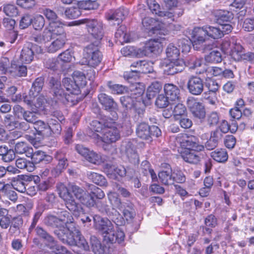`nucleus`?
Segmentation results:
<instances>
[{
	"instance_id": "nucleus-1",
	"label": "nucleus",
	"mask_w": 254,
	"mask_h": 254,
	"mask_svg": "<svg viewBox=\"0 0 254 254\" xmlns=\"http://www.w3.org/2000/svg\"><path fill=\"white\" fill-rule=\"evenodd\" d=\"M69 191H71L75 198L82 204L88 207L94 206L95 200L93 196L84 189L75 185H70L69 190L64 186L61 185L59 189L60 196L63 199L66 208L75 216H78L82 212L80 204L75 202Z\"/></svg>"
},
{
	"instance_id": "nucleus-2",
	"label": "nucleus",
	"mask_w": 254,
	"mask_h": 254,
	"mask_svg": "<svg viewBox=\"0 0 254 254\" xmlns=\"http://www.w3.org/2000/svg\"><path fill=\"white\" fill-rule=\"evenodd\" d=\"M72 79L73 80L70 78H64L63 80V86L68 93H65L64 89L61 88L60 82L58 80L53 78L50 80L51 91L53 93L56 102L59 101L65 104L70 100L69 94H77L79 87L86 85V77L81 71H74Z\"/></svg>"
},
{
	"instance_id": "nucleus-3",
	"label": "nucleus",
	"mask_w": 254,
	"mask_h": 254,
	"mask_svg": "<svg viewBox=\"0 0 254 254\" xmlns=\"http://www.w3.org/2000/svg\"><path fill=\"white\" fill-rule=\"evenodd\" d=\"M94 221L95 229L101 233L105 241L111 243H121L124 241V232L120 229L115 232L113 224L108 218L96 216L94 218Z\"/></svg>"
},
{
	"instance_id": "nucleus-4",
	"label": "nucleus",
	"mask_w": 254,
	"mask_h": 254,
	"mask_svg": "<svg viewBox=\"0 0 254 254\" xmlns=\"http://www.w3.org/2000/svg\"><path fill=\"white\" fill-rule=\"evenodd\" d=\"M180 54V50L174 44L168 45L166 49L168 60L162 63L164 70L168 75H174L184 69L185 64L183 60L179 58Z\"/></svg>"
},
{
	"instance_id": "nucleus-5",
	"label": "nucleus",
	"mask_w": 254,
	"mask_h": 254,
	"mask_svg": "<svg viewBox=\"0 0 254 254\" xmlns=\"http://www.w3.org/2000/svg\"><path fill=\"white\" fill-rule=\"evenodd\" d=\"M193 40V48L196 50L200 48L199 46L204 43L210 37L218 39L222 37V32L219 25L218 27L206 26L203 27H195L192 31Z\"/></svg>"
},
{
	"instance_id": "nucleus-6",
	"label": "nucleus",
	"mask_w": 254,
	"mask_h": 254,
	"mask_svg": "<svg viewBox=\"0 0 254 254\" xmlns=\"http://www.w3.org/2000/svg\"><path fill=\"white\" fill-rule=\"evenodd\" d=\"M143 27L148 31L150 34L167 35L174 29V25L163 19L157 20L149 17H144L142 21Z\"/></svg>"
},
{
	"instance_id": "nucleus-7",
	"label": "nucleus",
	"mask_w": 254,
	"mask_h": 254,
	"mask_svg": "<svg viewBox=\"0 0 254 254\" xmlns=\"http://www.w3.org/2000/svg\"><path fill=\"white\" fill-rule=\"evenodd\" d=\"M116 119L110 118L109 121L104 124V129L102 135L99 133H94L92 135L93 138L100 140L102 142L106 143H111L115 142L120 138V131L116 127L115 121Z\"/></svg>"
},
{
	"instance_id": "nucleus-8",
	"label": "nucleus",
	"mask_w": 254,
	"mask_h": 254,
	"mask_svg": "<svg viewBox=\"0 0 254 254\" xmlns=\"http://www.w3.org/2000/svg\"><path fill=\"white\" fill-rule=\"evenodd\" d=\"M85 24L88 32L95 39L100 40L104 35L103 25L101 21L94 19L84 18L73 21L70 26Z\"/></svg>"
},
{
	"instance_id": "nucleus-9",
	"label": "nucleus",
	"mask_w": 254,
	"mask_h": 254,
	"mask_svg": "<svg viewBox=\"0 0 254 254\" xmlns=\"http://www.w3.org/2000/svg\"><path fill=\"white\" fill-rule=\"evenodd\" d=\"M64 219L58 218L53 215L48 216L45 219V223L50 226L55 227L59 229L58 235H62V238L63 236H65L66 233L69 231V229L71 227V224H73L71 221L72 218H68L66 216H68V213L67 212H64L63 213Z\"/></svg>"
},
{
	"instance_id": "nucleus-10",
	"label": "nucleus",
	"mask_w": 254,
	"mask_h": 254,
	"mask_svg": "<svg viewBox=\"0 0 254 254\" xmlns=\"http://www.w3.org/2000/svg\"><path fill=\"white\" fill-rule=\"evenodd\" d=\"M71 225V227L65 236H63L62 238L59 236V238L64 243H67L69 245L77 246L85 251L89 250V246L86 240L81 236L79 231L74 227L73 224Z\"/></svg>"
},
{
	"instance_id": "nucleus-11",
	"label": "nucleus",
	"mask_w": 254,
	"mask_h": 254,
	"mask_svg": "<svg viewBox=\"0 0 254 254\" xmlns=\"http://www.w3.org/2000/svg\"><path fill=\"white\" fill-rule=\"evenodd\" d=\"M102 59V55L97 46L90 44L84 50L82 64H87L91 67L98 66Z\"/></svg>"
},
{
	"instance_id": "nucleus-12",
	"label": "nucleus",
	"mask_w": 254,
	"mask_h": 254,
	"mask_svg": "<svg viewBox=\"0 0 254 254\" xmlns=\"http://www.w3.org/2000/svg\"><path fill=\"white\" fill-rule=\"evenodd\" d=\"M162 49L163 44L159 39H151L145 43L143 47L137 49L135 53L139 58L144 56L151 57L159 55Z\"/></svg>"
},
{
	"instance_id": "nucleus-13",
	"label": "nucleus",
	"mask_w": 254,
	"mask_h": 254,
	"mask_svg": "<svg viewBox=\"0 0 254 254\" xmlns=\"http://www.w3.org/2000/svg\"><path fill=\"white\" fill-rule=\"evenodd\" d=\"M129 89L131 92V96H123L120 98L123 105L127 108L133 106L136 101L141 99L145 90L143 85L139 83L132 84Z\"/></svg>"
},
{
	"instance_id": "nucleus-14",
	"label": "nucleus",
	"mask_w": 254,
	"mask_h": 254,
	"mask_svg": "<svg viewBox=\"0 0 254 254\" xmlns=\"http://www.w3.org/2000/svg\"><path fill=\"white\" fill-rule=\"evenodd\" d=\"M54 40L45 48L49 53H54L64 47L66 41V36L64 27H58V30H54Z\"/></svg>"
},
{
	"instance_id": "nucleus-15",
	"label": "nucleus",
	"mask_w": 254,
	"mask_h": 254,
	"mask_svg": "<svg viewBox=\"0 0 254 254\" xmlns=\"http://www.w3.org/2000/svg\"><path fill=\"white\" fill-rule=\"evenodd\" d=\"M176 140L182 147L185 148L186 149L200 152L204 148L203 145L198 143L197 138L194 136L180 134L176 137Z\"/></svg>"
},
{
	"instance_id": "nucleus-16",
	"label": "nucleus",
	"mask_w": 254,
	"mask_h": 254,
	"mask_svg": "<svg viewBox=\"0 0 254 254\" xmlns=\"http://www.w3.org/2000/svg\"><path fill=\"white\" fill-rule=\"evenodd\" d=\"M148 5L150 10L153 13L158 15L161 19L168 22H172L175 15L180 16L183 14V11L180 9L179 12L174 11L173 12L167 11H160V5L155 0H148Z\"/></svg>"
},
{
	"instance_id": "nucleus-17",
	"label": "nucleus",
	"mask_w": 254,
	"mask_h": 254,
	"mask_svg": "<svg viewBox=\"0 0 254 254\" xmlns=\"http://www.w3.org/2000/svg\"><path fill=\"white\" fill-rule=\"evenodd\" d=\"M204 82L202 79L197 76H191L187 82L189 92L193 95H199L203 92Z\"/></svg>"
},
{
	"instance_id": "nucleus-18",
	"label": "nucleus",
	"mask_w": 254,
	"mask_h": 254,
	"mask_svg": "<svg viewBox=\"0 0 254 254\" xmlns=\"http://www.w3.org/2000/svg\"><path fill=\"white\" fill-rule=\"evenodd\" d=\"M57 24L60 25L61 24L52 23L49 24L48 27L44 29L42 34L34 37V41L38 43L45 44L49 42L54 37V30H58L59 26Z\"/></svg>"
},
{
	"instance_id": "nucleus-19",
	"label": "nucleus",
	"mask_w": 254,
	"mask_h": 254,
	"mask_svg": "<svg viewBox=\"0 0 254 254\" xmlns=\"http://www.w3.org/2000/svg\"><path fill=\"white\" fill-rule=\"evenodd\" d=\"M187 105L193 117L199 120L203 119L205 116V111L202 104L193 98H189Z\"/></svg>"
},
{
	"instance_id": "nucleus-20",
	"label": "nucleus",
	"mask_w": 254,
	"mask_h": 254,
	"mask_svg": "<svg viewBox=\"0 0 254 254\" xmlns=\"http://www.w3.org/2000/svg\"><path fill=\"white\" fill-rule=\"evenodd\" d=\"M24 102L32 111L37 112L44 107L46 99L43 95L38 94V96L24 97Z\"/></svg>"
},
{
	"instance_id": "nucleus-21",
	"label": "nucleus",
	"mask_w": 254,
	"mask_h": 254,
	"mask_svg": "<svg viewBox=\"0 0 254 254\" xmlns=\"http://www.w3.org/2000/svg\"><path fill=\"white\" fill-rule=\"evenodd\" d=\"M98 99L100 103L104 107L105 110L111 112L112 118L117 119L118 115L116 110H117V104L113 99L105 93H101L98 95Z\"/></svg>"
},
{
	"instance_id": "nucleus-22",
	"label": "nucleus",
	"mask_w": 254,
	"mask_h": 254,
	"mask_svg": "<svg viewBox=\"0 0 254 254\" xmlns=\"http://www.w3.org/2000/svg\"><path fill=\"white\" fill-rule=\"evenodd\" d=\"M34 128L36 133H34V135L38 134L42 138L48 137L52 134V127L48 123L43 121L38 120L35 122Z\"/></svg>"
},
{
	"instance_id": "nucleus-23",
	"label": "nucleus",
	"mask_w": 254,
	"mask_h": 254,
	"mask_svg": "<svg viewBox=\"0 0 254 254\" xmlns=\"http://www.w3.org/2000/svg\"><path fill=\"white\" fill-rule=\"evenodd\" d=\"M128 14V10L124 7H120L114 11H111L106 15L107 19L109 21H115L119 25Z\"/></svg>"
},
{
	"instance_id": "nucleus-24",
	"label": "nucleus",
	"mask_w": 254,
	"mask_h": 254,
	"mask_svg": "<svg viewBox=\"0 0 254 254\" xmlns=\"http://www.w3.org/2000/svg\"><path fill=\"white\" fill-rule=\"evenodd\" d=\"M199 152L192 150L185 149L181 152V156L185 162L196 164L199 162L202 157Z\"/></svg>"
},
{
	"instance_id": "nucleus-25",
	"label": "nucleus",
	"mask_w": 254,
	"mask_h": 254,
	"mask_svg": "<svg viewBox=\"0 0 254 254\" xmlns=\"http://www.w3.org/2000/svg\"><path fill=\"white\" fill-rule=\"evenodd\" d=\"M36 46L33 45L31 43H28L23 47L20 56V60L22 63L29 64L33 61L34 59L33 49Z\"/></svg>"
},
{
	"instance_id": "nucleus-26",
	"label": "nucleus",
	"mask_w": 254,
	"mask_h": 254,
	"mask_svg": "<svg viewBox=\"0 0 254 254\" xmlns=\"http://www.w3.org/2000/svg\"><path fill=\"white\" fill-rule=\"evenodd\" d=\"M122 150L125 152L127 157L131 162H138V155L132 143L130 142L124 143L122 145Z\"/></svg>"
},
{
	"instance_id": "nucleus-27",
	"label": "nucleus",
	"mask_w": 254,
	"mask_h": 254,
	"mask_svg": "<svg viewBox=\"0 0 254 254\" xmlns=\"http://www.w3.org/2000/svg\"><path fill=\"white\" fill-rule=\"evenodd\" d=\"M55 157L59 162L56 167L54 168L52 172L53 174L56 176L58 175L65 169L68 164L65 154L62 152H57L55 155Z\"/></svg>"
},
{
	"instance_id": "nucleus-28",
	"label": "nucleus",
	"mask_w": 254,
	"mask_h": 254,
	"mask_svg": "<svg viewBox=\"0 0 254 254\" xmlns=\"http://www.w3.org/2000/svg\"><path fill=\"white\" fill-rule=\"evenodd\" d=\"M164 90L167 98L171 101L178 100L180 97V90L175 85L167 83L164 86Z\"/></svg>"
},
{
	"instance_id": "nucleus-29",
	"label": "nucleus",
	"mask_w": 254,
	"mask_h": 254,
	"mask_svg": "<svg viewBox=\"0 0 254 254\" xmlns=\"http://www.w3.org/2000/svg\"><path fill=\"white\" fill-rule=\"evenodd\" d=\"M214 15L219 24L229 22L233 18V14L231 12L221 9L215 11Z\"/></svg>"
},
{
	"instance_id": "nucleus-30",
	"label": "nucleus",
	"mask_w": 254,
	"mask_h": 254,
	"mask_svg": "<svg viewBox=\"0 0 254 254\" xmlns=\"http://www.w3.org/2000/svg\"><path fill=\"white\" fill-rule=\"evenodd\" d=\"M158 176L159 182L164 185H171L174 183V178L173 177L171 168L159 172Z\"/></svg>"
},
{
	"instance_id": "nucleus-31",
	"label": "nucleus",
	"mask_w": 254,
	"mask_h": 254,
	"mask_svg": "<svg viewBox=\"0 0 254 254\" xmlns=\"http://www.w3.org/2000/svg\"><path fill=\"white\" fill-rule=\"evenodd\" d=\"M136 134L138 137L142 139L150 140L151 138L150 127L145 123L140 124L136 128Z\"/></svg>"
},
{
	"instance_id": "nucleus-32",
	"label": "nucleus",
	"mask_w": 254,
	"mask_h": 254,
	"mask_svg": "<svg viewBox=\"0 0 254 254\" xmlns=\"http://www.w3.org/2000/svg\"><path fill=\"white\" fill-rule=\"evenodd\" d=\"M106 172L111 178H117V176L123 177L126 175V169L122 165L119 166H115L114 165L110 166L107 168Z\"/></svg>"
},
{
	"instance_id": "nucleus-33",
	"label": "nucleus",
	"mask_w": 254,
	"mask_h": 254,
	"mask_svg": "<svg viewBox=\"0 0 254 254\" xmlns=\"http://www.w3.org/2000/svg\"><path fill=\"white\" fill-rule=\"evenodd\" d=\"M43 14L45 16L48 20L50 21L49 24H51L52 23L56 24L57 23H60L61 24L60 25H59V24H57V26L64 27V23L59 19L57 14L53 10L50 8H45L43 10Z\"/></svg>"
},
{
	"instance_id": "nucleus-34",
	"label": "nucleus",
	"mask_w": 254,
	"mask_h": 254,
	"mask_svg": "<svg viewBox=\"0 0 254 254\" xmlns=\"http://www.w3.org/2000/svg\"><path fill=\"white\" fill-rule=\"evenodd\" d=\"M108 198L113 207L121 210L124 206V203L122 202L119 194L113 191H109L107 193Z\"/></svg>"
},
{
	"instance_id": "nucleus-35",
	"label": "nucleus",
	"mask_w": 254,
	"mask_h": 254,
	"mask_svg": "<svg viewBox=\"0 0 254 254\" xmlns=\"http://www.w3.org/2000/svg\"><path fill=\"white\" fill-rule=\"evenodd\" d=\"M31 150L32 147L29 146L28 145L26 142L23 141L16 143L15 144L14 147V151L16 153V154H25L27 157L31 155Z\"/></svg>"
},
{
	"instance_id": "nucleus-36",
	"label": "nucleus",
	"mask_w": 254,
	"mask_h": 254,
	"mask_svg": "<svg viewBox=\"0 0 254 254\" xmlns=\"http://www.w3.org/2000/svg\"><path fill=\"white\" fill-rule=\"evenodd\" d=\"M44 85V79L38 77L35 79L29 91V95L26 96H38L41 91Z\"/></svg>"
},
{
	"instance_id": "nucleus-37",
	"label": "nucleus",
	"mask_w": 254,
	"mask_h": 254,
	"mask_svg": "<svg viewBox=\"0 0 254 254\" xmlns=\"http://www.w3.org/2000/svg\"><path fill=\"white\" fill-rule=\"evenodd\" d=\"M162 89L161 83L156 81L152 82L148 87L146 96L149 99L154 98Z\"/></svg>"
},
{
	"instance_id": "nucleus-38",
	"label": "nucleus",
	"mask_w": 254,
	"mask_h": 254,
	"mask_svg": "<svg viewBox=\"0 0 254 254\" xmlns=\"http://www.w3.org/2000/svg\"><path fill=\"white\" fill-rule=\"evenodd\" d=\"M211 157L218 162H225L228 158L227 152L225 149H216L211 153Z\"/></svg>"
},
{
	"instance_id": "nucleus-39",
	"label": "nucleus",
	"mask_w": 254,
	"mask_h": 254,
	"mask_svg": "<svg viewBox=\"0 0 254 254\" xmlns=\"http://www.w3.org/2000/svg\"><path fill=\"white\" fill-rule=\"evenodd\" d=\"M243 51V48L240 44L233 43V49L231 50L230 55L234 61H240Z\"/></svg>"
},
{
	"instance_id": "nucleus-40",
	"label": "nucleus",
	"mask_w": 254,
	"mask_h": 254,
	"mask_svg": "<svg viewBox=\"0 0 254 254\" xmlns=\"http://www.w3.org/2000/svg\"><path fill=\"white\" fill-rule=\"evenodd\" d=\"M87 176L89 180L99 186H104L107 185V181L105 177L99 174L90 172L87 174Z\"/></svg>"
},
{
	"instance_id": "nucleus-41",
	"label": "nucleus",
	"mask_w": 254,
	"mask_h": 254,
	"mask_svg": "<svg viewBox=\"0 0 254 254\" xmlns=\"http://www.w3.org/2000/svg\"><path fill=\"white\" fill-rule=\"evenodd\" d=\"M16 166L20 169H25L28 172H32L35 168L33 163L27 161L24 158H18L15 162Z\"/></svg>"
},
{
	"instance_id": "nucleus-42",
	"label": "nucleus",
	"mask_w": 254,
	"mask_h": 254,
	"mask_svg": "<svg viewBox=\"0 0 254 254\" xmlns=\"http://www.w3.org/2000/svg\"><path fill=\"white\" fill-rule=\"evenodd\" d=\"M115 36L120 43H127L129 42V36L127 34V29L125 26H121L117 30Z\"/></svg>"
},
{
	"instance_id": "nucleus-43",
	"label": "nucleus",
	"mask_w": 254,
	"mask_h": 254,
	"mask_svg": "<svg viewBox=\"0 0 254 254\" xmlns=\"http://www.w3.org/2000/svg\"><path fill=\"white\" fill-rule=\"evenodd\" d=\"M142 60H139L133 62L131 64L130 67L132 68H135L136 69H131L130 71H127L125 72L124 75L125 78L127 79V80L131 79L133 78V73H140V70L142 66Z\"/></svg>"
},
{
	"instance_id": "nucleus-44",
	"label": "nucleus",
	"mask_w": 254,
	"mask_h": 254,
	"mask_svg": "<svg viewBox=\"0 0 254 254\" xmlns=\"http://www.w3.org/2000/svg\"><path fill=\"white\" fill-rule=\"evenodd\" d=\"M11 72H13L14 75L17 76H25L27 75V67L25 65H16L12 63L11 64Z\"/></svg>"
},
{
	"instance_id": "nucleus-45",
	"label": "nucleus",
	"mask_w": 254,
	"mask_h": 254,
	"mask_svg": "<svg viewBox=\"0 0 254 254\" xmlns=\"http://www.w3.org/2000/svg\"><path fill=\"white\" fill-rule=\"evenodd\" d=\"M47 246L50 248L52 252L56 254H72L64 247L57 244L54 240L47 244Z\"/></svg>"
},
{
	"instance_id": "nucleus-46",
	"label": "nucleus",
	"mask_w": 254,
	"mask_h": 254,
	"mask_svg": "<svg viewBox=\"0 0 254 254\" xmlns=\"http://www.w3.org/2000/svg\"><path fill=\"white\" fill-rule=\"evenodd\" d=\"M205 60L208 62L220 63L222 61L221 54L219 50H214L206 56Z\"/></svg>"
},
{
	"instance_id": "nucleus-47",
	"label": "nucleus",
	"mask_w": 254,
	"mask_h": 254,
	"mask_svg": "<svg viewBox=\"0 0 254 254\" xmlns=\"http://www.w3.org/2000/svg\"><path fill=\"white\" fill-rule=\"evenodd\" d=\"M64 14L68 19H75L81 15V11L79 6L68 7L65 10Z\"/></svg>"
},
{
	"instance_id": "nucleus-48",
	"label": "nucleus",
	"mask_w": 254,
	"mask_h": 254,
	"mask_svg": "<svg viewBox=\"0 0 254 254\" xmlns=\"http://www.w3.org/2000/svg\"><path fill=\"white\" fill-rule=\"evenodd\" d=\"M80 9L84 10L95 9L98 8V4L95 0H83L78 3Z\"/></svg>"
},
{
	"instance_id": "nucleus-49",
	"label": "nucleus",
	"mask_w": 254,
	"mask_h": 254,
	"mask_svg": "<svg viewBox=\"0 0 254 254\" xmlns=\"http://www.w3.org/2000/svg\"><path fill=\"white\" fill-rule=\"evenodd\" d=\"M218 129L222 133H226L229 130L232 133H234L237 130V126L235 125L230 126L226 121L223 120L220 123Z\"/></svg>"
},
{
	"instance_id": "nucleus-50",
	"label": "nucleus",
	"mask_w": 254,
	"mask_h": 254,
	"mask_svg": "<svg viewBox=\"0 0 254 254\" xmlns=\"http://www.w3.org/2000/svg\"><path fill=\"white\" fill-rule=\"evenodd\" d=\"M107 120L109 121V119L101 121L95 120L92 122L91 124V129L95 132H98L99 135H102L103 130L104 129V124L107 122Z\"/></svg>"
},
{
	"instance_id": "nucleus-51",
	"label": "nucleus",
	"mask_w": 254,
	"mask_h": 254,
	"mask_svg": "<svg viewBox=\"0 0 254 254\" xmlns=\"http://www.w3.org/2000/svg\"><path fill=\"white\" fill-rule=\"evenodd\" d=\"M192 42L190 40L187 39H182L179 40L178 46L182 49L183 53H187L189 52L191 49V44H192L193 45V40L192 36Z\"/></svg>"
},
{
	"instance_id": "nucleus-52",
	"label": "nucleus",
	"mask_w": 254,
	"mask_h": 254,
	"mask_svg": "<svg viewBox=\"0 0 254 254\" xmlns=\"http://www.w3.org/2000/svg\"><path fill=\"white\" fill-rule=\"evenodd\" d=\"M123 208L121 210L122 211L124 216L127 220H129L133 218L134 215V212L132 207V205L131 203L127 204H124Z\"/></svg>"
},
{
	"instance_id": "nucleus-53",
	"label": "nucleus",
	"mask_w": 254,
	"mask_h": 254,
	"mask_svg": "<svg viewBox=\"0 0 254 254\" xmlns=\"http://www.w3.org/2000/svg\"><path fill=\"white\" fill-rule=\"evenodd\" d=\"M90 244L95 254H103V250L99 240L95 236L90 238Z\"/></svg>"
},
{
	"instance_id": "nucleus-54",
	"label": "nucleus",
	"mask_w": 254,
	"mask_h": 254,
	"mask_svg": "<svg viewBox=\"0 0 254 254\" xmlns=\"http://www.w3.org/2000/svg\"><path fill=\"white\" fill-rule=\"evenodd\" d=\"M85 159L88 162L94 164H99L102 162L101 155L93 151L90 150Z\"/></svg>"
},
{
	"instance_id": "nucleus-55",
	"label": "nucleus",
	"mask_w": 254,
	"mask_h": 254,
	"mask_svg": "<svg viewBox=\"0 0 254 254\" xmlns=\"http://www.w3.org/2000/svg\"><path fill=\"white\" fill-rule=\"evenodd\" d=\"M31 156H28L27 157H31L33 163H39L42 161L46 156L44 152L41 150H37L33 152V149L32 148L31 152Z\"/></svg>"
},
{
	"instance_id": "nucleus-56",
	"label": "nucleus",
	"mask_w": 254,
	"mask_h": 254,
	"mask_svg": "<svg viewBox=\"0 0 254 254\" xmlns=\"http://www.w3.org/2000/svg\"><path fill=\"white\" fill-rule=\"evenodd\" d=\"M174 116L176 120H179L180 118L185 115L187 112V109L185 105L179 103L176 105L173 110Z\"/></svg>"
},
{
	"instance_id": "nucleus-57",
	"label": "nucleus",
	"mask_w": 254,
	"mask_h": 254,
	"mask_svg": "<svg viewBox=\"0 0 254 254\" xmlns=\"http://www.w3.org/2000/svg\"><path fill=\"white\" fill-rule=\"evenodd\" d=\"M3 123L5 127L9 130H11L17 127L18 122L13 120L12 115L8 114L5 116Z\"/></svg>"
},
{
	"instance_id": "nucleus-58",
	"label": "nucleus",
	"mask_w": 254,
	"mask_h": 254,
	"mask_svg": "<svg viewBox=\"0 0 254 254\" xmlns=\"http://www.w3.org/2000/svg\"><path fill=\"white\" fill-rule=\"evenodd\" d=\"M45 20L41 15H37L32 21L33 26L35 30H41L45 25Z\"/></svg>"
},
{
	"instance_id": "nucleus-59",
	"label": "nucleus",
	"mask_w": 254,
	"mask_h": 254,
	"mask_svg": "<svg viewBox=\"0 0 254 254\" xmlns=\"http://www.w3.org/2000/svg\"><path fill=\"white\" fill-rule=\"evenodd\" d=\"M108 86L113 94H123L127 91L126 86L120 84H113L111 82H109Z\"/></svg>"
},
{
	"instance_id": "nucleus-60",
	"label": "nucleus",
	"mask_w": 254,
	"mask_h": 254,
	"mask_svg": "<svg viewBox=\"0 0 254 254\" xmlns=\"http://www.w3.org/2000/svg\"><path fill=\"white\" fill-rule=\"evenodd\" d=\"M33 19L30 15L26 14L23 15L19 22V27L24 29L28 27L32 23Z\"/></svg>"
},
{
	"instance_id": "nucleus-61",
	"label": "nucleus",
	"mask_w": 254,
	"mask_h": 254,
	"mask_svg": "<svg viewBox=\"0 0 254 254\" xmlns=\"http://www.w3.org/2000/svg\"><path fill=\"white\" fill-rule=\"evenodd\" d=\"M3 11L8 16L13 17L18 15L17 7L13 4H7L3 6Z\"/></svg>"
},
{
	"instance_id": "nucleus-62",
	"label": "nucleus",
	"mask_w": 254,
	"mask_h": 254,
	"mask_svg": "<svg viewBox=\"0 0 254 254\" xmlns=\"http://www.w3.org/2000/svg\"><path fill=\"white\" fill-rule=\"evenodd\" d=\"M36 231L37 234L46 241L45 244L47 246V244L51 243L54 241L53 238L49 235L42 228L37 227L36 229Z\"/></svg>"
},
{
	"instance_id": "nucleus-63",
	"label": "nucleus",
	"mask_w": 254,
	"mask_h": 254,
	"mask_svg": "<svg viewBox=\"0 0 254 254\" xmlns=\"http://www.w3.org/2000/svg\"><path fill=\"white\" fill-rule=\"evenodd\" d=\"M219 120L218 115L216 112H212L207 114L206 116V121L207 124L210 126L216 125Z\"/></svg>"
},
{
	"instance_id": "nucleus-64",
	"label": "nucleus",
	"mask_w": 254,
	"mask_h": 254,
	"mask_svg": "<svg viewBox=\"0 0 254 254\" xmlns=\"http://www.w3.org/2000/svg\"><path fill=\"white\" fill-rule=\"evenodd\" d=\"M206 86L209 89V92H211L212 94H215L219 88L218 83L211 78L206 80Z\"/></svg>"
}]
</instances>
